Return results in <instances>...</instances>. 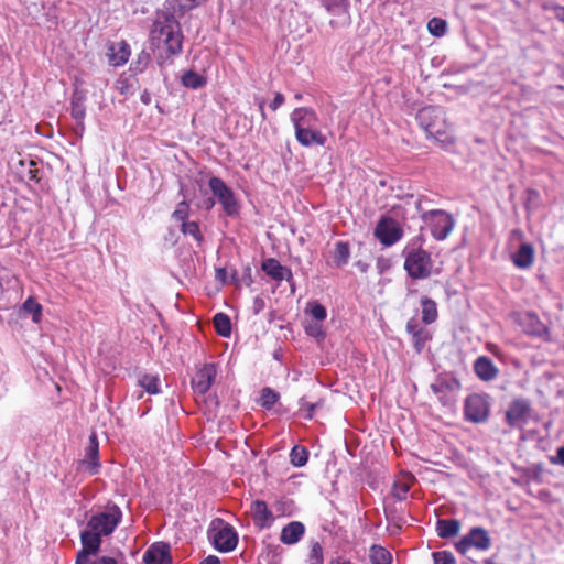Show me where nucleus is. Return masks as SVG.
<instances>
[{"label": "nucleus", "instance_id": "43", "mask_svg": "<svg viewBox=\"0 0 564 564\" xmlns=\"http://www.w3.org/2000/svg\"><path fill=\"white\" fill-rule=\"evenodd\" d=\"M307 311L312 317L318 322H323L327 316L326 308L317 302L310 303Z\"/></svg>", "mask_w": 564, "mask_h": 564}, {"label": "nucleus", "instance_id": "24", "mask_svg": "<svg viewBox=\"0 0 564 564\" xmlns=\"http://www.w3.org/2000/svg\"><path fill=\"white\" fill-rule=\"evenodd\" d=\"M98 452H99L98 440H97L96 434L93 433L89 436V443L86 448V459L83 462V464L87 465V467L91 474H95L97 471V468L99 467Z\"/></svg>", "mask_w": 564, "mask_h": 564}, {"label": "nucleus", "instance_id": "16", "mask_svg": "<svg viewBox=\"0 0 564 564\" xmlns=\"http://www.w3.org/2000/svg\"><path fill=\"white\" fill-rule=\"evenodd\" d=\"M294 128L314 129L318 122L316 112L311 108H296L291 113Z\"/></svg>", "mask_w": 564, "mask_h": 564}, {"label": "nucleus", "instance_id": "7", "mask_svg": "<svg viewBox=\"0 0 564 564\" xmlns=\"http://www.w3.org/2000/svg\"><path fill=\"white\" fill-rule=\"evenodd\" d=\"M422 219L431 226L432 235L437 240H444L455 226L453 216L442 209L426 212Z\"/></svg>", "mask_w": 564, "mask_h": 564}, {"label": "nucleus", "instance_id": "40", "mask_svg": "<svg viewBox=\"0 0 564 564\" xmlns=\"http://www.w3.org/2000/svg\"><path fill=\"white\" fill-rule=\"evenodd\" d=\"M305 332L308 336H312L318 340L324 339L325 337L322 322L318 321L307 322L305 325Z\"/></svg>", "mask_w": 564, "mask_h": 564}, {"label": "nucleus", "instance_id": "46", "mask_svg": "<svg viewBox=\"0 0 564 564\" xmlns=\"http://www.w3.org/2000/svg\"><path fill=\"white\" fill-rule=\"evenodd\" d=\"M116 88L121 95H128L130 94L131 85L128 79H119L116 84Z\"/></svg>", "mask_w": 564, "mask_h": 564}, {"label": "nucleus", "instance_id": "2", "mask_svg": "<svg viewBox=\"0 0 564 564\" xmlns=\"http://www.w3.org/2000/svg\"><path fill=\"white\" fill-rule=\"evenodd\" d=\"M120 519L121 510L117 506L91 516L87 522V529L80 533L83 547L98 553L101 545V536L111 534L119 524Z\"/></svg>", "mask_w": 564, "mask_h": 564}, {"label": "nucleus", "instance_id": "34", "mask_svg": "<svg viewBox=\"0 0 564 564\" xmlns=\"http://www.w3.org/2000/svg\"><path fill=\"white\" fill-rule=\"evenodd\" d=\"M182 84L187 88L197 89L203 87L206 84V80L197 73L188 70L182 76Z\"/></svg>", "mask_w": 564, "mask_h": 564}, {"label": "nucleus", "instance_id": "44", "mask_svg": "<svg viewBox=\"0 0 564 564\" xmlns=\"http://www.w3.org/2000/svg\"><path fill=\"white\" fill-rule=\"evenodd\" d=\"M426 340H427V333L425 329L412 335L413 346L417 352H421Z\"/></svg>", "mask_w": 564, "mask_h": 564}, {"label": "nucleus", "instance_id": "31", "mask_svg": "<svg viewBox=\"0 0 564 564\" xmlns=\"http://www.w3.org/2000/svg\"><path fill=\"white\" fill-rule=\"evenodd\" d=\"M159 382H160V379L158 376L148 375V373L142 375L138 379L139 387H141L145 392H148L150 394L160 393Z\"/></svg>", "mask_w": 564, "mask_h": 564}, {"label": "nucleus", "instance_id": "36", "mask_svg": "<svg viewBox=\"0 0 564 564\" xmlns=\"http://www.w3.org/2000/svg\"><path fill=\"white\" fill-rule=\"evenodd\" d=\"M22 310L32 316V321L34 323H39L41 321L42 306L32 297H29L23 303Z\"/></svg>", "mask_w": 564, "mask_h": 564}, {"label": "nucleus", "instance_id": "47", "mask_svg": "<svg viewBox=\"0 0 564 564\" xmlns=\"http://www.w3.org/2000/svg\"><path fill=\"white\" fill-rule=\"evenodd\" d=\"M550 462L554 465L564 466V446H562L557 449L556 456L550 457Z\"/></svg>", "mask_w": 564, "mask_h": 564}, {"label": "nucleus", "instance_id": "51", "mask_svg": "<svg viewBox=\"0 0 564 564\" xmlns=\"http://www.w3.org/2000/svg\"><path fill=\"white\" fill-rule=\"evenodd\" d=\"M200 564H220V561L217 556L209 555L206 558H204Z\"/></svg>", "mask_w": 564, "mask_h": 564}, {"label": "nucleus", "instance_id": "17", "mask_svg": "<svg viewBox=\"0 0 564 564\" xmlns=\"http://www.w3.org/2000/svg\"><path fill=\"white\" fill-rule=\"evenodd\" d=\"M474 370L482 381H492L497 378L499 369L492 360L486 356L478 357L474 362Z\"/></svg>", "mask_w": 564, "mask_h": 564}, {"label": "nucleus", "instance_id": "48", "mask_svg": "<svg viewBox=\"0 0 564 564\" xmlns=\"http://www.w3.org/2000/svg\"><path fill=\"white\" fill-rule=\"evenodd\" d=\"M265 306L264 300L260 296L253 299L252 311L254 315H258Z\"/></svg>", "mask_w": 564, "mask_h": 564}, {"label": "nucleus", "instance_id": "18", "mask_svg": "<svg viewBox=\"0 0 564 564\" xmlns=\"http://www.w3.org/2000/svg\"><path fill=\"white\" fill-rule=\"evenodd\" d=\"M295 129V138L297 142L303 147H311L313 144L324 145L326 142V137L316 128L314 129H305V128H294Z\"/></svg>", "mask_w": 564, "mask_h": 564}, {"label": "nucleus", "instance_id": "38", "mask_svg": "<svg viewBox=\"0 0 564 564\" xmlns=\"http://www.w3.org/2000/svg\"><path fill=\"white\" fill-rule=\"evenodd\" d=\"M310 546L308 564H324L323 547L321 543L318 541H312Z\"/></svg>", "mask_w": 564, "mask_h": 564}, {"label": "nucleus", "instance_id": "4", "mask_svg": "<svg viewBox=\"0 0 564 564\" xmlns=\"http://www.w3.org/2000/svg\"><path fill=\"white\" fill-rule=\"evenodd\" d=\"M416 119L424 131L430 135L440 141H445L446 137V122L444 118V111L440 107H424L417 115Z\"/></svg>", "mask_w": 564, "mask_h": 564}, {"label": "nucleus", "instance_id": "6", "mask_svg": "<svg viewBox=\"0 0 564 564\" xmlns=\"http://www.w3.org/2000/svg\"><path fill=\"white\" fill-rule=\"evenodd\" d=\"M208 185L214 197L217 198L226 215L229 217L237 216L239 214V204L232 189L229 188L226 183L217 176L210 177Z\"/></svg>", "mask_w": 564, "mask_h": 564}, {"label": "nucleus", "instance_id": "54", "mask_svg": "<svg viewBox=\"0 0 564 564\" xmlns=\"http://www.w3.org/2000/svg\"><path fill=\"white\" fill-rule=\"evenodd\" d=\"M259 110L261 112V117L264 120L265 119V112H264V99L259 100Z\"/></svg>", "mask_w": 564, "mask_h": 564}, {"label": "nucleus", "instance_id": "58", "mask_svg": "<svg viewBox=\"0 0 564 564\" xmlns=\"http://www.w3.org/2000/svg\"><path fill=\"white\" fill-rule=\"evenodd\" d=\"M415 207H416V209H417L419 212L421 210V199H420V198H419V199H416V202H415Z\"/></svg>", "mask_w": 564, "mask_h": 564}, {"label": "nucleus", "instance_id": "49", "mask_svg": "<svg viewBox=\"0 0 564 564\" xmlns=\"http://www.w3.org/2000/svg\"><path fill=\"white\" fill-rule=\"evenodd\" d=\"M424 328L419 327L417 322L413 318L406 323V332L411 335H414L415 333H419Z\"/></svg>", "mask_w": 564, "mask_h": 564}, {"label": "nucleus", "instance_id": "8", "mask_svg": "<svg viewBox=\"0 0 564 564\" xmlns=\"http://www.w3.org/2000/svg\"><path fill=\"white\" fill-rule=\"evenodd\" d=\"M431 390L443 405H453L456 393L460 390V383L452 376L441 375L431 383Z\"/></svg>", "mask_w": 564, "mask_h": 564}, {"label": "nucleus", "instance_id": "62", "mask_svg": "<svg viewBox=\"0 0 564 564\" xmlns=\"http://www.w3.org/2000/svg\"><path fill=\"white\" fill-rule=\"evenodd\" d=\"M143 395V392L142 391H138L137 394H135V399H141Z\"/></svg>", "mask_w": 564, "mask_h": 564}, {"label": "nucleus", "instance_id": "35", "mask_svg": "<svg viewBox=\"0 0 564 564\" xmlns=\"http://www.w3.org/2000/svg\"><path fill=\"white\" fill-rule=\"evenodd\" d=\"M308 458V452L305 447L294 446L290 453V460L293 466L302 467L306 464Z\"/></svg>", "mask_w": 564, "mask_h": 564}, {"label": "nucleus", "instance_id": "52", "mask_svg": "<svg viewBox=\"0 0 564 564\" xmlns=\"http://www.w3.org/2000/svg\"><path fill=\"white\" fill-rule=\"evenodd\" d=\"M206 210H210L215 206V199L213 197L206 198L202 205Z\"/></svg>", "mask_w": 564, "mask_h": 564}, {"label": "nucleus", "instance_id": "27", "mask_svg": "<svg viewBox=\"0 0 564 564\" xmlns=\"http://www.w3.org/2000/svg\"><path fill=\"white\" fill-rule=\"evenodd\" d=\"M85 97L82 93H74L72 97V104H70V113L72 117L79 123L83 122L85 118Z\"/></svg>", "mask_w": 564, "mask_h": 564}, {"label": "nucleus", "instance_id": "28", "mask_svg": "<svg viewBox=\"0 0 564 564\" xmlns=\"http://www.w3.org/2000/svg\"><path fill=\"white\" fill-rule=\"evenodd\" d=\"M371 564H392L391 553L380 545H372L369 553Z\"/></svg>", "mask_w": 564, "mask_h": 564}, {"label": "nucleus", "instance_id": "5", "mask_svg": "<svg viewBox=\"0 0 564 564\" xmlns=\"http://www.w3.org/2000/svg\"><path fill=\"white\" fill-rule=\"evenodd\" d=\"M208 536L214 547L219 552H230L238 543V534L235 529L219 519L213 522Z\"/></svg>", "mask_w": 564, "mask_h": 564}, {"label": "nucleus", "instance_id": "23", "mask_svg": "<svg viewBox=\"0 0 564 564\" xmlns=\"http://www.w3.org/2000/svg\"><path fill=\"white\" fill-rule=\"evenodd\" d=\"M251 513L252 518L257 525L260 528H265L270 525L273 517L271 511L269 510L267 503L262 500H256L251 505Z\"/></svg>", "mask_w": 564, "mask_h": 564}, {"label": "nucleus", "instance_id": "60", "mask_svg": "<svg viewBox=\"0 0 564 564\" xmlns=\"http://www.w3.org/2000/svg\"><path fill=\"white\" fill-rule=\"evenodd\" d=\"M406 492H408V487H404L403 491L400 492V496H403V498H405ZM400 499H402V497H400Z\"/></svg>", "mask_w": 564, "mask_h": 564}, {"label": "nucleus", "instance_id": "33", "mask_svg": "<svg viewBox=\"0 0 564 564\" xmlns=\"http://www.w3.org/2000/svg\"><path fill=\"white\" fill-rule=\"evenodd\" d=\"M349 246L347 242L338 241L334 250V262L336 267L345 265L349 260Z\"/></svg>", "mask_w": 564, "mask_h": 564}, {"label": "nucleus", "instance_id": "30", "mask_svg": "<svg viewBox=\"0 0 564 564\" xmlns=\"http://www.w3.org/2000/svg\"><path fill=\"white\" fill-rule=\"evenodd\" d=\"M96 553L90 552L87 547H83L76 557V564H117V561L113 557L102 556L95 562H91L89 556L95 555Z\"/></svg>", "mask_w": 564, "mask_h": 564}, {"label": "nucleus", "instance_id": "10", "mask_svg": "<svg viewBox=\"0 0 564 564\" xmlns=\"http://www.w3.org/2000/svg\"><path fill=\"white\" fill-rule=\"evenodd\" d=\"M491 546V539L487 530L481 527H474L470 531L456 543V550L466 555L467 552L475 547L478 551H487Z\"/></svg>", "mask_w": 564, "mask_h": 564}, {"label": "nucleus", "instance_id": "32", "mask_svg": "<svg viewBox=\"0 0 564 564\" xmlns=\"http://www.w3.org/2000/svg\"><path fill=\"white\" fill-rule=\"evenodd\" d=\"M214 327L220 336L228 337L231 333L230 318L224 313H217L214 316Z\"/></svg>", "mask_w": 564, "mask_h": 564}, {"label": "nucleus", "instance_id": "21", "mask_svg": "<svg viewBox=\"0 0 564 564\" xmlns=\"http://www.w3.org/2000/svg\"><path fill=\"white\" fill-rule=\"evenodd\" d=\"M130 55L129 45L126 42H119L108 47V62L110 65L117 67L126 64Z\"/></svg>", "mask_w": 564, "mask_h": 564}, {"label": "nucleus", "instance_id": "45", "mask_svg": "<svg viewBox=\"0 0 564 564\" xmlns=\"http://www.w3.org/2000/svg\"><path fill=\"white\" fill-rule=\"evenodd\" d=\"M433 558L434 564H455V558L449 552H435Z\"/></svg>", "mask_w": 564, "mask_h": 564}, {"label": "nucleus", "instance_id": "25", "mask_svg": "<svg viewBox=\"0 0 564 564\" xmlns=\"http://www.w3.org/2000/svg\"><path fill=\"white\" fill-rule=\"evenodd\" d=\"M327 12L340 18L343 22L348 21V0H322Z\"/></svg>", "mask_w": 564, "mask_h": 564}, {"label": "nucleus", "instance_id": "59", "mask_svg": "<svg viewBox=\"0 0 564 564\" xmlns=\"http://www.w3.org/2000/svg\"><path fill=\"white\" fill-rule=\"evenodd\" d=\"M406 492H408V487H404L403 491L400 492V496H403V498H405ZM400 499H402V497H400Z\"/></svg>", "mask_w": 564, "mask_h": 564}, {"label": "nucleus", "instance_id": "11", "mask_svg": "<svg viewBox=\"0 0 564 564\" xmlns=\"http://www.w3.org/2000/svg\"><path fill=\"white\" fill-rule=\"evenodd\" d=\"M403 230L391 217H381L375 228V237L384 246H392L402 238Z\"/></svg>", "mask_w": 564, "mask_h": 564}, {"label": "nucleus", "instance_id": "37", "mask_svg": "<svg viewBox=\"0 0 564 564\" xmlns=\"http://www.w3.org/2000/svg\"><path fill=\"white\" fill-rule=\"evenodd\" d=\"M181 231L184 235L192 236L196 241H203V235L199 230V226L196 221H183L181 226Z\"/></svg>", "mask_w": 564, "mask_h": 564}, {"label": "nucleus", "instance_id": "19", "mask_svg": "<svg viewBox=\"0 0 564 564\" xmlns=\"http://www.w3.org/2000/svg\"><path fill=\"white\" fill-rule=\"evenodd\" d=\"M305 533V527L300 521H292L283 527L280 541L285 545H293L297 543Z\"/></svg>", "mask_w": 564, "mask_h": 564}, {"label": "nucleus", "instance_id": "13", "mask_svg": "<svg viewBox=\"0 0 564 564\" xmlns=\"http://www.w3.org/2000/svg\"><path fill=\"white\" fill-rule=\"evenodd\" d=\"M217 375L214 364H205L192 379L194 392L200 395L207 393L213 386Z\"/></svg>", "mask_w": 564, "mask_h": 564}, {"label": "nucleus", "instance_id": "63", "mask_svg": "<svg viewBox=\"0 0 564 564\" xmlns=\"http://www.w3.org/2000/svg\"><path fill=\"white\" fill-rule=\"evenodd\" d=\"M529 194H530V195H533V196H536V195H538V193H536L535 191H529Z\"/></svg>", "mask_w": 564, "mask_h": 564}, {"label": "nucleus", "instance_id": "14", "mask_svg": "<svg viewBox=\"0 0 564 564\" xmlns=\"http://www.w3.org/2000/svg\"><path fill=\"white\" fill-rule=\"evenodd\" d=\"M145 564H173L170 545L165 542L153 543L144 553Z\"/></svg>", "mask_w": 564, "mask_h": 564}, {"label": "nucleus", "instance_id": "61", "mask_svg": "<svg viewBox=\"0 0 564 564\" xmlns=\"http://www.w3.org/2000/svg\"><path fill=\"white\" fill-rule=\"evenodd\" d=\"M406 492H408V487H404L403 491L400 492V496H403V498H405ZM400 499H402V497H400Z\"/></svg>", "mask_w": 564, "mask_h": 564}, {"label": "nucleus", "instance_id": "39", "mask_svg": "<svg viewBox=\"0 0 564 564\" xmlns=\"http://www.w3.org/2000/svg\"><path fill=\"white\" fill-rule=\"evenodd\" d=\"M279 399V394L271 388H264L261 391L260 402L265 409H271Z\"/></svg>", "mask_w": 564, "mask_h": 564}, {"label": "nucleus", "instance_id": "26", "mask_svg": "<svg viewBox=\"0 0 564 564\" xmlns=\"http://www.w3.org/2000/svg\"><path fill=\"white\" fill-rule=\"evenodd\" d=\"M460 522L456 519H441L436 523L437 534L443 539H448L458 534Z\"/></svg>", "mask_w": 564, "mask_h": 564}, {"label": "nucleus", "instance_id": "1", "mask_svg": "<svg viewBox=\"0 0 564 564\" xmlns=\"http://www.w3.org/2000/svg\"><path fill=\"white\" fill-rule=\"evenodd\" d=\"M206 0H166L169 9L173 13L162 12L158 14L151 30V41L158 48H165L170 55H178L182 52L183 34L181 24L174 13H184L200 6Z\"/></svg>", "mask_w": 564, "mask_h": 564}, {"label": "nucleus", "instance_id": "15", "mask_svg": "<svg viewBox=\"0 0 564 564\" xmlns=\"http://www.w3.org/2000/svg\"><path fill=\"white\" fill-rule=\"evenodd\" d=\"M519 324L522 330L530 336L546 338L549 335L547 327L540 321L536 314L525 313L521 315Z\"/></svg>", "mask_w": 564, "mask_h": 564}, {"label": "nucleus", "instance_id": "56", "mask_svg": "<svg viewBox=\"0 0 564 564\" xmlns=\"http://www.w3.org/2000/svg\"><path fill=\"white\" fill-rule=\"evenodd\" d=\"M29 178L30 180H35L36 178L35 171L32 170V169L29 170Z\"/></svg>", "mask_w": 564, "mask_h": 564}, {"label": "nucleus", "instance_id": "64", "mask_svg": "<svg viewBox=\"0 0 564 564\" xmlns=\"http://www.w3.org/2000/svg\"><path fill=\"white\" fill-rule=\"evenodd\" d=\"M295 98H296V99H301V98H302L301 94H296V95H295Z\"/></svg>", "mask_w": 564, "mask_h": 564}, {"label": "nucleus", "instance_id": "9", "mask_svg": "<svg viewBox=\"0 0 564 564\" xmlns=\"http://www.w3.org/2000/svg\"><path fill=\"white\" fill-rule=\"evenodd\" d=\"M489 411L490 403L488 401V395L474 393L466 398L464 414L467 421L473 423L486 422L489 416Z\"/></svg>", "mask_w": 564, "mask_h": 564}, {"label": "nucleus", "instance_id": "50", "mask_svg": "<svg viewBox=\"0 0 564 564\" xmlns=\"http://www.w3.org/2000/svg\"><path fill=\"white\" fill-rule=\"evenodd\" d=\"M284 102V96L281 93H276L274 99L270 104V108L274 111Z\"/></svg>", "mask_w": 564, "mask_h": 564}, {"label": "nucleus", "instance_id": "3", "mask_svg": "<svg viewBox=\"0 0 564 564\" xmlns=\"http://www.w3.org/2000/svg\"><path fill=\"white\" fill-rule=\"evenodd\" d=\"M404 269L412 279H426L432 273L433 261L431 254L415 242L409 243L404 249Z\"/></svg>", "mask_w": 564, "mask_h": 564}, {"label": "nucleus", "instance_id": "20", "mask_svg": "<svg viewBox=\"0 0 564 564\" xmlns=\"http://www.w3.org/2000/svg\"><path fill=\"white\" fill-rule=\"evenodd\" d=\"M262 270L275 281L292 279V272L289 268L281 265L274 258L265 259L262 262Z\"/></svg>", "mask_w": 564, "mask_h": 564}, {"label": "nucleus", "instance_id": "12", "mask_svg": "<svg viewBox=\"0 0 564 564\" xmlns=\"http://www.w3.org/2000/svg\"><path fill=\"white\" fill-rule=\"evenodd\" d=\"M530 411L529 401L516 399L510 403L506 412V421L511 427L521 429L528 423Z\"/></svg>", "mask_w": 564, "mask_h": 564}, {"label": "nucleus", "instance_id": "53", "mask_svg": "<svg viewBox=\"0 0 564 564\" xmlns=\"http://www.w3.org/2000/svg\"><path fill=\"white\" fill-rule=\"evenodd\" d=\"M141 101L144 105H149L151 102V95L148 90H144L140 96Z\"/></svg>", "mask_w": 564, "mask_h": 564}, {"label": "nucleus", "instance_id": "57", "mask_svg": "<svg viewBox=\"0 0 564 564\" xmlns=\"http://www.w3.org/2000/svg\"><path fill=\"white\" fill-rule=\"evenodd\" d=\"M330 564H351V563L349 561L336 560V561L332 562Z\"/></svg>", "mask_w": 564, "mask_h": 564}, {"label": "nucleus", "instance_id": "55", "mask_svg": "<svg viewBox=\"0 0 564 564\" xmlns=\"http://www.w3.org/2000/svg\"><path fill=\"white\" fill-rule=\"evenodd\" d=\"M302 406H307V410H308V417H312V413L314 411V409L316 408V404H308L307 402L303 403Z\"/></svg>", "mask_w": 564, "mask_h": 564}, {"label": "nucleus", "instance_id": "22", "mask_svg": "<svg viewBox=\"0 0 564 564\" xmlns=\"http://www.w3.org/2000/svg\"><path fill=\"white\" fill-rule=\"evenodd\" d=\"M513 264L519 269H529L534 261V248L531 243H522L512 256Z\"/></svg>", "mask_w": 564, "mask_h": 564}, {"label": "nucleus", "instance_id": "42", "mask_svg": "<svg viewBox=\"0 0 564 564\" xmlns=\"http://www.w3.org/2000/svg\"><path fill=\"white\" fill-rule=\"evenodd\" d=\"M189 213V205L186 200H182L177 204L175 210L172 214V218H174L177 221H186Z\"/></svg>", "mask_w": 564, "mask_h": 564}, {"label": "nucleus", "instance_id": "41", "mask_svg": "<svg viewBox=\"0 0 564 564\" xmlns=\"http://www.w3.org/2000/svg\"><path fill=\"white\" fill-rule=\"evenodd\" d=\"M427 29L434 36H442L446 30V22L438 18H433L427 23Z\"/></svg>", "mask_w": 564, "mask_h": 564}, {"label": "nucleus", "instance_id": "29", "mask_svg": "<svg viewBox=\"0 0 564 564\" xmlns=\"http://www.w3.org/2000/svg\"><path fill=\"white\" fill-rule=\"evenodd\" d=\"M421 304H422V321L425 324H431V323L435 322L437 318L436 303L429 297H423L421 300Z\"/></svg>", "mask_w": 564, "mask_h": 564}]
</instances>
